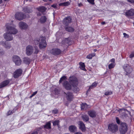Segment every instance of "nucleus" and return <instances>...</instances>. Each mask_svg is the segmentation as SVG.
Returning a JSON list of instances; mask_svg holds the SVG:
<instances>
[{
    "label": "nucleus",
    "instance_id": "f257e3e1",
    "mask_svg": "<svg viewBox=\"0 0 134 134\" xmlns=\"http://www.w3.org/2000/svg\"><path fill=\"white\" fill-rule=\"evenodd\" d=\"M6 26L7 32L4 34V37L7 41L12 40L13 39L12 34H16L17 32V30L14 27L12 26L11 25L7 24Z\"/></svg>",
    "mask_w": 134,
    "mask_h": 134
},
{
    "label": "nucleus",
    "instance_id": "f03ea898",
    "mask_svg": "<svg viewBox=\"0 0 134 134\" xmlns=\"http://www.w3.org/2000/svg\"><path fill=\"white\" fill-rule=\"evenodd\" d=\"M69 82L72 86V89L76 92L79 91V89L77 87L78 82L77 79L75 76L70 77L69 79Z\"/></svg>",
    "mask_w": 134,
    "mask_h": 134
},
{
    "label": "nucleus",
    "instance_id": "7ed1b4c3",
    "mask_svg": "<svg viewBox=\"0 0 134 134\" xmlns=\"http://www.w3.org/2000/svg\"><path fill=\"white\" fill-rule=\"evenodd\" d=\"M35 42L36 44L39 43V47L40 49L45 48L46 47L47 43L45 40V38L44 37H41L40 38L39 41L35 40Z\"/></svg>",
    "mask_w": 134,
    "mask_h": 134
},
{
    "label": "nucleus",
    "instance_id": "20e7f679",
    "mask_svg": "<svg viewBox=\"0 0 134 134\" xmlns=\"http://www.w3.org/2000/svg\"><path fill=\"white\" fill-rule=\"evenodd\" d=\"M66 79V76H63L60 78L59 82L60 83H61L62 81H64V82L63 84V86L66 89L69 90L71 89V86L68 81H65Z\"/></svg>",
    "mask_w": 134,
    "mask_h": 134
},
{
    "label": "nucleus",
    "instance_id": "39448f33",
    "mask_svg": "<svg viewBox=\"0 0 134 134\" xmlns=\"http://www.w3.org/2000/svg\"><path fill=\"white\" fill-rule=\"evenodd\" d=\"M125 71L126 72V75H128L132 71V69L131 67L129 65L126 64L123 66Z\"/></svg>",
    "mask_w": 134,
    "mask_h": 134
},
{
    "label": "nucleus",
    "instance_id": "423d86ee",
    "mask_svg": "<svg viewBox=\"0 0 134 134\" xmlns=\"http://www.w3.org/2000/svg\"><path fill=\"white\" fill-rule=\"evenodd\" d=\"M127 125L125 123L121 124L119 131L121 134H124L127 132Z\"/></svg>",
    "mask_w": 134,
    "mask_h": 134
},
{
    "label": "nucleus",
    "instance_id": "0eeeda50",
    "mask_svg": "<svg viewBox=\"0 0 134 134\" xmlns=\"http://www.w3.org/2000/svg\"><path fill=\"white\" fill-rule=\"evenodd\" d=\"M13 60L16 65L19 66L21 63V60L20 58L18 56L14 55L13 57Z\"/></svg>",
    "mask_w": 134,
    "mask_h": 134
},
{
    "label": "nucleus",
    "instance_id": "6e6552de",
    "mask_svg": "<svg viewBox=\"0 0 134 134\" xmlns=\"http://www.w3.org/2000/svg\"><path fill=\"white\" fill-rule=\"evenodd\" d=\"M26 54L28 56H29L34 52V49L33 47L31 45L27 46L26 48Z\"/></svg>",
    "mask_w": 134,
    "mask_h": 134
},
{
    "label": "nucleus",
    "instance_id": "1a4fd4ad",
    "mask_svg": "<svg viewBox=\"0 0 134 134\" xmlns=\"http://www.w3.org/2000/svg\"><path fill=\"white\" fill-rule=\"evenodd\" d=\"M108 128L109 129L113 132L117 131L118 129L117 125L114 124H110L108 126Z\"/></svg>",
    "mask_w": 134,
    "mask_h": 134
},
{
    "label": "nucleus",
    "instance_id": "9d476101",
    "mask_svg": "<svg viewBox=\"0 0 134 134\" xmlns=\"http://www.w3.org/2000/svg\"><path fill=\"white\" fill-rule=\"evenodd\" d=\"M16 19L19 20H21L25 18V16L22 13L18 12L16 13L15 16Z\"/></svg>",
    "mask_w": 134,
    "mask_h": 134
},
{
    "label": "nucleus",
    "instance_id": "9b49d317",
    "mask_svg": "<svg viewBox=\"0 0 134 134\" xmlns=\"http://www.w3.org/2000/svg\"><path fill=\"white\" fill-rule=\"evenodd\" d=\"M22 72L21 69H19L16 70L13 73V76L15 78H17L20 76Z\"/></svg>",
    "mask_w": 134,
    "mask_h": 134
},
{
    "label": "nucleus",
    "instance_id": "f8f14e48",
    "mask_svg": "<svg viewBox=\"0 0 134 134\" xmlns=\"http://www.w3.org/2000/svg\"><path fill=\"white\" fill-rule=\"evenodd\" d=\"M19 27L21 29L25 30L28 27V25L25 23L21 21L19 23Z\"/></svg>",
    "mask_w": 134,
    "mask_h": 134
},
{
    "label": "nucleus",
    "instance_id": "ddd939ff",
    "mask_svg": "<svg viewBox=\"0 0 134 134\" xmlns=\"http://www.w3.org/2000/svg\"><path fill=\"white\" fill-rule=\"evenodd\" d=\"M66 98L69 101H72L74 98V96L72 93L68 92L66 94Z\"/></svg>",
    "mask_w": 134,
    "mask_h": 134
},
{
    "label": "nucleus",
    "instance_id": "4468645a",
    "mask_svg": "<svg viewBox=\"0 0 134 134\" xmlns=\"http://www.w3.org/2000/svg\"><path fill=\"white\" fill-rule=\"evenodd\" d=\"M126 15L128 17L133 16L134 19V9H131L130 10H129L125 13Z\"/></svg>",
    "mask_w": 134,
    "mask_h": 134
},
{
    "label": "nucleus",
    "instance_id": "2eb2a0df",
    "mask_svg": "<svg viewBox=\"0 0 134 134\" xmlns=\"http://www.w3.org/2000/svg\"><path fill=\"white\" fill-rule=\"evenodd\" d=\"M50 52L52 54L55 55H58L61 52L60 50L57 48L53 49Z\"/></svg>",
    "mask_w": 134,
    "mask_h": 134
},
{
    "label": "nucleus",
    "instance_id": "dca6fc26",
    "mask_svg": "<svg viewBox=\"0 0 134 134\" xmlns=\"http://www.w3.org/2000/svg\"><path fill=\"white\" fill-rule=\"evenodd\" d=\"M71 19L70 16L66 17L63 20L64 24L66 25H67L69 24L71 22Z\"/></svg>",
    "mask_w": 134,
    "mask_h": 134
},
{
    "label": "nucleus",
    "instance_id": "f3484780",
    "mask_svg": "<svg viewBox=\"0 0 134 134\" xmlns=\"http://www.w3.org/2000/svg\"><path fill=\"white\" fill-rule=\"evenodd\" d=\"M88 114L90 117L92 118L96 117L97 115L96 113L94 110H91L88 111Z\"/></svg>",
    "mask_w": 134,
    "mask_h": 134
},
{
    "label": "nucleus",
    "instance_id": "a211bd4d",
    "mask_svg": "<svg viewBox=\"0 0 134 134\" xmlns=\"http://www.w3.org/2000/svg\"><path fill=\"white\" fill-rule=\"evenodd\" d=\"M79 124L80 126V128L82 131H85V125L83 123L82 121H79Z\"/></svg>",
    "mask_w": 134,
    "mask_h": 134
},
{
    "label": "nucleus",
    "instance_id": "6ab92c4d",
    "mask_svg": "<svg viewBox=\"0 0 134 134\" xmlns=\"http://www.w3.org/2000/svg\"><path fill=\"white\" fill-rule=\"evenodd\" d=\"M8 80H5L2 83L0 84V88H2L7 85L9 83Z\"/></svg>",
    "mask_w": 134,
    "mask_h": 134
},
{
    "label": "nucleus",
    "instance_id": "aec40b11",
    "mask_svg": "<svg viewBox=\"0 0 134 134\" xmlns=\"http://www.w3.org/2000/svg\"><path fill=\"white\" fill-rule=\"evenodd\" d=\"M0 43L7 49H9L11 47V46L10 44L8 43H5V42L4 41L1 42H0Z\"/></svg>",
    "mask_w": 134,
    "mask_h": 134
},
{
    "label": "nucleus",
    "instance_id": "412c9836",
    "mask_svg": "<svg viewBox=\"0 0 134 134\" xmlns=\"http://www.w3.org/2000/svg\"><path fill=\"white\" fill-rule=\"evenodd\" d=\"M37 9L39 12L43 13L46 11V8L42 6L37 7Z\"/></svg>",
    "mask_w": 134,
    "mask_h": 134
},
{
    "label": "nucleus",
    "instance_id": "4be33fe9",
    "mask_svg": "<svg viewBox=\"0 0 134 134\" xmlns=\"http://www.w3.org/2000/svg\"><path fill=\"white\" fill-rule=\"evenodd\" d=\"M23 11L25 13H29L32 12V10L31 8L26 7L23 9Z\"/></svg>",
    "mask_w": 134,
    "mask_h": 134
},
{
    "label": "nucleus",
    "instance_id": "5701e85b",
    "mask_svg": "<svg viewBox=\"0 0 134 134\" xmlns=\"http://www.w3.org/2000/svg\"><path fill=\"white\" fill-rule=\"evenodd\" d=\"M23 60L25 63L27 64H29L30 62V59L27 57L24 58Z\"/></svg>",
    "mask_w": 134,
    "mask_h": 134
},
{
    "label": "nucleus",
    "instance_id": "b1692460",
    "mask_svg": "<svg viewBox=\"0 0 134 134\" xmlns=\"http://www.w3.org/2000/svg\"><path fill=\"white\" fill-rule=\"evenodd\" d=\"M69 130L71 132H73L76 130V127L74 126L71 125L69 126Z\"/></svg>",
    "mask_w": 134,
    "mask_h": 134
},
{
    "label": "nucleus",
    "instance_id": "393cba45",
    "mask_svg": "<svg viewBox=\"0 0 134 134\" xmlns=\"http://www.w3.org/2000/svg\"><path fill=\"white\" fill-rule=\"evenodd\" d=\"M47 20V18L45 16H43L41 17L39 21L40 22L43 23H45Z\"/></svg>",
    "mask_w": 134,
    "mask_h": 134
},
{
    "label": "nucleus",
    "instance_id": "a878e982",
    "mask_svg": "<svg viewBox=\"0 0 134 134\" xmlns=\"http://www.w3.org/2000/svg\"><path fill=\"white\" fill-rule=\"evenodd\" d=\"M97 84V83L96 82L93 83L90 86L88 90V91H89L91 90L96 86Z\"/></svg>",
    "mask_w": 134,
    "mask_h": 134
},
{
    "label": "nucleus",
    "instance_id": "bb28decb",
    "mask_svg": "<svg viewBox=\"0 0 134 134\" xmlns=\"http://www.w3.org/2000/svg\"><path fill=\"white\" fill-rule=\"evenodd\" d=\"M80 68L82 70L85 71L86 69L85 68V65L84 63L80 62L79 63Z\"/></svg>",
    "mask_w": 134,
    "mask_h": 134
},
{
    "label": "nucleus",
    "instance_id": "cd10ccee",
    "mask_svg": "<svg viewBox=\"0 0 134 134\" xmlns=\"http://www.w3.org/2000/svg\"><path fill=\"white\" fill-rule=\"evenodd\" d=\"M81 106L82 110L86 109L88 107V105L86 103L82 104Z\"/></svg>",
    "mask_w": 134,
    "mask_h": 134
},
{
    "label": "nucleus",
    "instance_id": "c85d7f7f",
    "mask_svg": "<svg viewBox=\"0 0 134 134\" xmlns=\"http://www.w3.org/2000/svg\"><path fill=\"white\" fill-rule=\"evenodd\" d=\"M44 127L45 129H50L51 128L50 123L49 122H47L44 126Z\"/></svg>",
    "mask_w": 134,
    "mask_h": 134
},
{
    "label": "nucleus",
    "instance_id": "c756f323",
    "mask_svg": "<svg viewBox=\"0 0 134 134\" xmlns=\"http://www.w3.org/2000/svg\"><path fill=\"white\" fill-rule=\"evenodd\" d=\"M82 118L84 121H88L89 119L88 116L86 115H84L82 116Z\"/></svg>",
    "mask_w": 134,
    "mask_h": 134
},
{
    "label": "nucleus",
    "instance_id": "7c9ffc66",
    "mask_svg": "<svg viewBox=\"0 0 134 134\" xmlns=\"http://www.w3.org/2000/svg\"><path fill=\"white\" fill-rule=\"evenodd\" d=\"M96 54L95 53H93L88 55L87 57L86 58L88 59H91Z\"/></svg>",
    "mask_w": 134,
    "mask_h": 134
},
{
    "label": "nucleus",
    "instance_id": "2f4dec72",
    "mask_svg": "<svg viewBox=\"0 0 134 134\" xmlns=\"http://www.w3.org/2000/svg\"><path fill=\"white\" fill-rule=\"evenodd\" d=\"M70 2L68 1L65 2L60 3L59 5L60 6H67L70 5Z\"/></svg>",
    "mask_w": 134,
    "mask_h": 134
},
{
    "label": "nucleus",
    "instance_id": "473e14b6",
    "mask_svg": "<svg viewBox=\"0 0 134 134\" xmlns=\"http://www.w3.org/2000/svg\"><path fill=\"white\" fill-rule=\"evenodd\" d=\"M65 29L66 31L69 32H72L74 31L73 28L70 27H66Z\"/></svg>",
    "mask_w": 134,
    "mask_h": 134
},
{
    "label": "nucleus",
    "instance_id": "72a5a7b5",
    "mask_svg": "<svg viewBox=\"0 0 134 134\" xmlns=\"http://www.w3.org/2000/svg\"><path fill=\"white\" fill-rule=\"evenodd\" d=\"M115 65V63H111L108 65V68L110 69L114 68Z\"/></svg>",
    "mask_w": 134,
    "mask_h": 134
},
{
    "label": "nucleus",
    "instance_id": "f704fd0d",
    "mask_svg": "<svg viewBox=\"0 0 134 134\" xmlns=\"http://www.w3.org/2000/svg\"><path fill=\"white\" fill-rule=\"evenodd\" d=\"M112 94V92L111 91H106L105 93V95L106 96L110 95Z\"/></svg>",
    "mask_w": 134,
    "mask_h": 134
},
{
    "label": "nucleus",
    "instance_id": "c9c22d12",
    "mask_svg": "<svg viewBox=\"0 0 134 134\" xmlns=\"http://www.w3.org/2000/svg\"><path fill=\"white\" fill-rule=\"evenodd\" d=\"M53 125L54 126H55L56 125H58L59 123V121L58 120H57L55 121H53Z\"/></svg>",
    "mask_w": 134,
    "mask_h": 134
},
{
    "label": "nucleus",
    "instance_id": "e433bc0d",
    "mask_svg": "<svg viewBox=\"0 0 134 134\" xmlns=\"http://www.w3.org/2000/svg\"><path fill=\"white\" fill-rule=\"evenodd\" d=\"M54 92L55 94H57L59 93V91L58 88H55L54 90Z\"/></svg>",
    "mask_w": 134,
    "mask_h": 134
},
{
    "label": "nucleus",
    "instance_id": "4c0bfd02",
    "mask_svg": "<svg viewBox=\"0 0 134 134\" xmlns=\"http://www.w3.org/2000/svg\"><path fill=\"white\" fill-rule=\"evenodd\" d=\"M87 1L89 3L92 4H94V0H87Z\"/></svg>",
    "mask_w": 134,
    "mask_h": 134
},
{
    "label": "nucleus",
    "instance_id": "58836bf2",
    "mask_svg": "<svg viewBox=\"0 0 134 134\" xmlns=\"http://www.w3.org/2000/svg\"><path fill=\"white\" fill-rule=\"evenodd\" d=\"M14 109L13 110H9L7 113V115H10V114L13 113L14 112Z\"/></svg>",
    "mask_w": 134,
    "mask_h": 134
},
{
    "label": "nucleus",
    "instance_id": "ea45409f",
    "mask_svg": "<svg viewBox=\"0 0 134 134\" xmlns=\"http://www.w3.org/2000/svg\"><path fill=\"white\" fill-rule=\"evenodd\" d=\"M134 57V52H132L129 56L130 58H132Z\"/></svg>",
    "mask_w": 134,
    "mask_h": 134
},
{
    "label": "nucleus",
    "instance_id": "a19ab883",
    "mask_svg": "<svg viewBox=\"0 0 134 134\" xmlns=\"http://www.w3.org/2000/svg\"><path fill=\"white\" fill-rule=\"evenodd\" d=\"M58 112V110L56 109H54L52 111V113L54 114H57Z\"/></svg>",
    "mask_w": 134,
    "mask_h": 134
},
{
    "label": "nucleus",
    "instance_id": "79ce46f5",
    "mask_svg": "<svg viewBox=\"0 0 134 134\" xmlns=\"http://www.w3.org/2000/svg\"><path fill=\"white\" fill-rule=\"evenodd\" d=\"M128 2L133 4L134 5V0H126Z\"/></svg>",
    "mask_w": 134,
    "mask_h": 134
},
{
    "label": "nucleus",
    "instance_id": "37998d69",
    "mask_svg": "<svg viewBox=\"0 0 134 134\" xmlns=\"http://www.w3.org/2000/svg\"><path fill=\"white\" fill-rule=\"evenodd\" d=\"M116 120L117 123L118 124H120V120H119V118H118L116 117Z\"/></svg>",
    "mask_w": 134,
    "mask_h": 134
},
{
    "label": "nucleus",
    "instance_id": "c03bdc74",
    "mask_svg": "<svg viewBox=\"0 0 134 134\" xmlns=\"http://www.w3.org/2000/svg\"><path fill=\"white\" fill-rule=\"evenodd\" d=\"M123 35L124 37L128 38L129 37V35L125 33H124Z\"/></svg>",
    "mask_w": 134,
    "mask_h": 134
},
{
    "label": "nucleus",
    "instance_id": "a18cd8bd",
    "mask_svg": "<svg viewBox=\"0 0 134 134\" xmlns=\"http://www.w3.org/2000/svg\"><path fill=\"white\" fill-rule=\"evenodd\" d=\"M38 51L37 49L36 48L35 49V51L34 52V53L35 54H37L38 53Z\"/></svg>",
    "mask_w": 134,
    "mask_h": 134
},
{
    "label": "nucleus",
    "instance_id": "49530a36",
    "mask_svg": "<svg viewBox=\"0 0 134 134\" xmlns=\"http://www.w3.org/2000/svg\"><path fill=\"white\" fill-rule=\"evenodd\" d=\"M110 62H111V63H115V60L114 58L112 59L110 61Z\"/></svg>",
    "mask_w": 134,
    "mask_h": 134
},
{
    "label": "nucleus",
    "instance_id": "de8ad7c7",
    "mask_svg": "<svg viewBox=\"0 0 134 134\" xmlns=\"http://www.w3.org/2000/svg\"><path fill=\"white\" fill-rule=\"evenodd\" d=\"M68 39L67 38H65V40L63 41V42H64V41L65 43H68Z\"/></svg>",
    "mask_w": 134,
    "mask_h": 134
},
{
    "label": "nucleus",
    "instance_id": "09e8293b",
    "mask_svg": "<svg viewBox=\"0 0 134 134\" xmlns=\"http://www.w3.org/2000/svg\"><path fill=\"white\" fill-rule=\"evenodd\" d=\"M37 91H36L34 92L32 94L34 96H35L36 95L37 93Z\"/></svg>",
    "mask_w": 134,
    "mask_h": 134
},
{
    "label": "nucleus",
    "instance_id": "8fccbe9b",
    "mask_svg": "<svg viewBox=\"0 0 134 134\" xmlns=\"http://www.w3.org/2000/svg\"><path fill=\"white\" fill-rule=\"evenodd\" d=\"M51 6L52 7H53L54 8H55L56 7V5L55 4H53V5H52Z\"/></svg>",
    "mask_w": 134,
    "mask_h": 134
},
{
    "label": "nucleus",
    "instance_id": "3c124183",
    "mask_svg": "<svg viewBox=\"0 0 134 134\" xmlns=\"http://www.w3.org/2000/svg\"><path fill=\"white\" fill-rule=\"evenodd\" d=\"M37 15L38 16H40L41 15V14L39 12H37Z\"/></svg>",
    "mask_w": 134,
    "mask_h": 134
},
{
    "label": "nucleus",
    "instance_id": "603ef678",
    "mask_svg": "<svg viewBox=\"0 0 134 134\" xmlns=\"http://www.w3.org/2000/svg\"><path fill=\"white\" fill-rule=\"evenodd\" d=\"M37 132L36 131L34 132L32 134H37Z\"/></svg>",
    "mask_w": 134,
    "mask_h": 134
},
{
    "label": "nucleus",
    "instance_id": "864d4df0",
    "mask_svg": "<svg viewBox=\"0 0 134 134\" xmlns=\"http://www.w3.org/2000/svg\"><path fill=\"white\" fill-rule=\"evenodd\" d=\"M75 134H82V133L80 132H77Z\"/></svg>",
    "mask_w": 134,
    "mask_h": 134
},
{
    "label": "nucleus",
    "instance_id": "5fc2aeb1",
    "mask_svg": "<svg viewBox=\"0 0 134 134\" xmlns=\"http://www.w3.org/2000/svg\"><path fill=\"white\" fill-rule=\"evenodd\" d=\"M105 22L104 21L103 22L101 23V24L102 25H104L105 24Z\"/></svg>",
    "mask_w": 134,
    "mask_h": 134
},
{
    "label": "nucleus",
    "instance_id": "6e6d98bb",
    "mask_svg": "<svg viewBox=\"0 0 134 134\" xmlns=\"http://www.w3.org/2000/svg\"><path fill=\"white\" fill-rule=\"evenodd\" d=\"M82 5V4L81 3H80L79 4V7L81 6Z\"/></svg>",
    "mask_w": 134,
    "mask_h": 134
},
{
    "label": "nucleus",
    "instance_id": "4d7b16f0",
    "mask_svg": "<svg viewBox=\"0 0 134 134\" xmlns=\"http://www.w3.org/2000/svg\"><path fill=\"white\" fill-rule=\"evenodd\" d=\"M31 0H25L24 1V3H25V1L27 2V1H30Z\"/></svg>",
    "mask_w": 134,
    "mask_h": 134
},
{
    "label": "nucleus",
    "instance_id": "13d9d810",
    "mask_svg": "<svg viewBox=\"0 0 134 134\" xmlns=\"http://www.w3.org/2000/svg\"><path fill=\"white\" fill-rule=\"evenodd\" d=\"M97 51V50L96 49H94L93 50V51L94 52H96Z\"/></svg>",
    "mask_w": 134,
    "mask_h": 134
},
{
    "label": "nucleus",
    "instance_id": "bf43d9fd",
    "mask_svg": "<svg viewBox=\"0 0 134 134\" xmlns=\"http://www.w3.org/2000/svg\"><path fill=\"white\" fill-rule=\"evenodd\" d=\"M33 96H34L32 94L30 96V97L31 98Z\"/></svg>",
    "mask_w": 134,
    "mask_h": 134
},
{
    "label": "nucleus",
    "instance_id": "052dcab7",
    "mask_svg": "<svg viewBox=\"0 0 134 134\" xmlns=\"http://www.w3.org/2000/svg\"><path fill=\"white\" fill-rule=\"evenodd\" d=\"M2 0H0V4L2 2Z\"/></svg>",
    "mask_w": 134,
    "mask_h": 134
},
{
    "label": "nucleus",
    "instance_id": "680f3d73",
    "mask_svg": "<svg viewBox=\"0 0 134 134\" xmlns=\"http://www.w3.org/2000/svg\"><path fill=\"white\" fill-rule=\"evenodd\" d=\"M133 25L134 26V23H133Z\"/></svg>",
    "mask_w": 134,
    "mask_h": 134
}]
</instances>
